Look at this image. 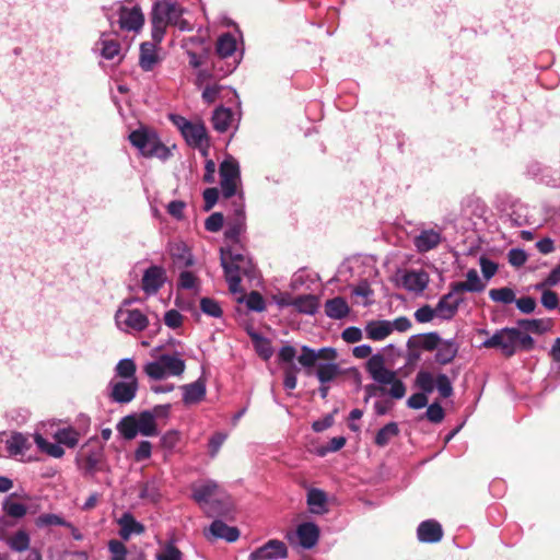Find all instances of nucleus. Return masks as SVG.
<instances>
[{
	"instance_id": "obj_7",
	"label": "nucleus",
	"mask_w": 560,
	"mask_h": 560,
	"mask_svg": "<svg viewBox=\"0 0 560 560\" xmlns=\"http://www.w3.org/2000/svg\"><path fill=\"white\" fill-rule=\"evenodd\" d=\"M170 119L180 131L189 147L202 150L203 154L207 153L209 142L207 129L202 121H190L180 115H171Z\"/></svg>"
},
{
	"instance_id": "obj_25",
	"label": "nucleus",
	"mask_w": 560,
	"mask_h": 560,
	"mask_svg": "<svg viewBox=\"0 0 560 560\" xmlns=\"http://www.w3.org/2000/svg\"><path fill=\"white\" fill-rule=\"evenodd\" d=\"M94 50L106 60L115 61V59H117L119 61L121 58L119 43L117 40L107 38L105 35H102L100 40L96 42Z\"/></svg>"
},
{
	"instance_id": "obj_9",
	"label": "nucleus",
	"mask_w": 560,
	"mask_h": 560,
	"mask_svg": "<svg viewBox=\"0 0 560 560\" xmlns=\"http://www.w3.org/2000/svg\"><path fill=\"white\" fill-rule=\"evenodd\" d=\"M185 361L178 353L161 354L156 360L143 366L144 373L152 380H163L171 376H180L185 371Z\"/></svg>"
},
{
	"instance_id": "obj_64",
	"label": "nucleus",
	"mask_w": 560,
	"mask_h": 560,
	"mask_svg": "<svg viewBox=\"0 0 560 560\" xmlns=\"http://www.w3.org/2000/svg\"><path fill=\"white\" fill-rule=\"evenodd\" d=\"M225 439H226V434H224L222 432H218L210 438L208 446H209V454L211 457L217 456V454H218L219 450L221 448L222 444L224 443Z\"/></svg>"
},
{
	"instance_id": "obj_46",
	"label": "nucleus",
	"mask_w": 560,
	"mask_h": 560,
	"mask_svg": "<svg viewBox=\"0 0 560 560\" xmlns=\"http://www.w3.org/2000/svg\"><path fill=\"white\" fill-rule=\"evenodd\" d=\"M520 328L535 334H544L550 329V322L546 319H520L517 322Z\"/></svg>"
},
{
	"instance_id": "obj_8",
	"label": "nucleus",
	"mask_w": 560,
	"mask_h": 560,
	"mask_svg": "<svg viewBox=\"0 0 560 560\" xmlns=\"http://www.w3.org/2000/svg\"><path fill=\"white\" fill-rule=\"evenodd\" d=\"M131 300H125L115 313L117 328L126 334H138L149 326L148 316L138 308H132Z\"/></svg>"
},
{
	"instance_id": "obj_39",
	"label": "nucleus",
	"mask_w": 560,
	"mask_h": 560,
	"mask_svg": "<svg viewBox=\"0 0 560 560\" xmlns=\"http://www.w3.org/2000/svg\"><path fill=\"white\" fill-rule=\"evenodd\" d=\"M137 365L130 358H125L118 361L115 366V375L120 377V381H132L137 380L136 376Z\"/></svg>"
},
{
	"instance_id": "obj_52",
	"label": "nucleus",
	"mask_w": 560,
	"mask_h": 560,
	"mask_svg": "<svg viewBox=\"0 0 560 560\" xmlns=\"http://www.w3.org/2000/svg\"><path fill=\"white\" fill-rule=\"evenodd\" d=\"M139 495L141 499L149 500L151 502H156L161 495L156 481L150 480L144 482Z\"/></svg>"
},
{
	"instance_id": "obj_13",
	"label": "nucleus",
	"mask_w": 560,
	"mask_h": 560,
	"mask_svg": "<svg viewBox=\"0 0 560 560\" xmlns=\"http://www.w3.org/2000/svg\"><path fill=\"white\" fill-rule=\"evenodd\" d=\"M138 380L116 381L112 380L108 384L109 398L112 401L125 405L131 402L138 392Z\"/></svg>"
},
{
	"instance_id": "obj_15",
	"label": "nucleus",
	"mask_w": 560,
	"mask_h": 560,
	"mask_svg": "<svg viewBox=\"0 0 560 560\" xmlns=\"http://www.w3.org/2000/svg\"><path fill=\"white\" fill-rule=\"evenodd\" d=\"M301 351L302 353L298 357V361L303 368L307 370L314 368L318 360L334 362L337 359V351L331 347H325L315 350L308 346H302Z\"/></svg>"
},
{
	"instance_id": "obj_27",
	"label": "nucleus",
	"mask_w": 560,
	"mask_h": 560,
	"mask_svg": "<svg viewBox=\"0 0 560 560\" xmlns=\"http://www.w3.org/2000/svg\"><path fill=\"white\" fill-rule=\"evenodd\" d=\"M183 389V401L186 405H192L201 401L206 396V384L201 380H197L194 383L184 385Z\"/></svg>"
},
{
	"instance_id": "obj_32",
	"label": "nucleus",
	"mask_w": 560,
	"mask_h": 560,
	"mask_svg": "<svg viewBox=\"0 0 560 560\" xmlns=\"http://www.w3.org/2000/svg\"><path fill=\"white\" fill-rule=\"evenodd\" d=\"M308 510L313 514H324L327 512V495L323 490L311 489L307 492Z\"/></svg>"
},
{
	"instance_id": "obj_60",
	"label": "nucleus",
	"mask_w": 560,
	"mask_h": 560,
	"mask_svg": "<svg viewBox=\"0 0 560 560\" xmlns=\"http://www.w3.org/2000/svg\"><path fill=\"white\" fill-rule=\"evenodd\" d=\"M184 316L177 310H170L164 314V324L172 329L183 325Z\"/></svg>"
},
{
	"instance_id": "obj_62",
	"label": "nucleus",
	"mask_w": 560,
	"mask_h": 560,
	"mask_svg": "<svg viewBox=\"0 0 560 560\" xmlns=\"http://www.w3.org/2000/svg\"><path fill=\"white\" fill-rule=\"evenodd\" d=\"M152 454V444L149 441H141L135 451L133 458L136 462L149 459Z\"/></svg>"
},
{
	"instance_id": "obj_20",
	"label": "nucleus",
	"mask_w": 560,
	"mask_h": 560,
	"mask_svg": "<svg viewBox=\"0 0 560 560\" xmlns=\"http://www.w3.org/2000/svg\"><path fill=\"white\" fill-rule=\"evenodd\" d=\"M119 536L122 540H129L133 535H141L144 533V526L138 522L129 512L124 513L118 520Z\"/></svg>"
},
{
	"instance_id": "obj_14",
	"label": "nucleus",
	"mask_w": 560,
	"mask_h": 560,
	"mask_svg": "<svg viewBox=\"0 0 560 560\" xmlns=\"http://www.w3.org/2000/svg\"><path fill=\"white\" fill-rule=\"evenodd\" d=\"M167 280L166 270L162 266L151 265L142 275L141 289L147 296L155 295Z\"/></svg>"
},
{
	"instance_id": "obj_33",
	"label": "nucleus",
	"mask_w": 560,
	"mask_h": 560,
	"mask_svg": "<svg viewBox=\"0 0 560 560\" xmlns=\"http://www.w3.org/2000/svg\"><path fill=\"white\" fill-rule=\"evenodd\" d=\"M349 306L345 299L337 296L327 300L325 303V313L329 318L342 319L349 314Z\"/></svg>"
},
{
	"instance_id": "obj_44",
	"label": "nucleus",
	"mask_w": 560,
	"mask_h": 560,
	"mask_svg": "<svg viewBox=\"0 0 560 560\" xmlns=\"http://www.w3.org/2000/svg\"><path fill=\"white\" fill-rule=\"evenodd\" d=\"M117 430L126 440L135 439L139 433L137 418L135 416L122 418L117 424Z\"/></svg>"
},
{
	"instance_id": "obj_3",
	"label": "nucleus",
	"mask_w": 560,
	"mask_h": 560,
	"mask_svg": "<svg viewBox=\"0 0 560 560\" xmlns=\"http://www.w3.org/2000/svg\"><path fill=\"white\" fill-rule=\"evenodd\" d=\"M186 10L178 0H155L152 10V38L161 43L167 25H174L179 31H191L192 23L183 18Z\"/></svg>"
},
{
	"instance_id": "obj_48",
	"label": "nucleus",
	"mask_w": 560,
	"mask_h": 560,
	"mask_svg": "<svg viewBox=\"0 0 560 560\" xmlns=\"http://www.w3.org/2000/svg\"><path fill=\"white\" fill-rule=\"evenodd\" d=\"M489 296L492 301L503 304H511L515 301L514 291L508 287L491 289L489 291Z\"/></svg>"
},
{
	"instance_id": "obj_53",
	"label": "nucleus",
	"mask_w": 560,
	"mask_h": 560,
	"mask_svg": "<svg viewBox=\"0 0 560 560\" xmlns=\"http://www.w3.org/2000/svg\"><path fill=\"white\" fill-rule=\"evenodd\" d=\"M67 521L61 517L60 515L52 514V513H45L37 517L36 525L38 527H46V526H65Z\"/></svg>"
},
{
	"instance_id": "obj_31",
	"label": "nucleus",
	"mask_w": 560,
	"mask_h": 560,
	"mask_svg": "<svg viewBox=\"0 0 560 560\" xmlns=\"http://www.w3.org/2000/svg\"><path fill=\"white\" fill-rule=\"evenodd\" d=\"M458 352V345L454 339L442 341L435 352V362L445 365L454 360Z\"/></svg>"
},
{
	"instance_id": "obj_2",
	"label": "nucleus",
	"mask_w": 560,
	"mask_h": 560,
	"mask_svg": "<svg viewBox=\"0 0 560 560\" xmlns=\"http://www.w3.org/2000/svg\"><path fill=\"white\" fill-rule=\"evenodd\" d=\"M366 370L371 377L381 385L369 384L364 386L365 394L369 397L383 396L388 394L394 399H401L406 394L405 384L396 377V373L386 369L384 358L381 354L372 355Z\"/></svg>"
},
{
	"instance_id": "obj_17",
	"label": "nucleus",
	"mask_w": 560,
	"mask_h": 560,
	"mask_svg": "<svg viewBox=\"0 0 560 560\" xmlns=\"http://www.w3.org/2000/svg\"><path fill=\"white\" fill-rule=\"evenodd\" d=\"M288 556L285 544L278 539H270L265 545L250 552L248 560H279Z\"/></svg>"
},
{
	"instance_id": "obj_47",
	"label": "nucleus",
	"mask_w": 560,
	"mask_h": 560,
	"mask_svg": "<svg viewBox=\"0 0 560 560\" xmlns=\"http://www.w3.org/2000/svg\"><path fill=\"white\" fill-rule=\"evenodd\" d=\"M415 384L422 393L428 395L435 388V378L428 371H419L416 376Z\"/></svg>"
},
{
	"instance_id": "obj_29",
	"label": "nucleus",
	"mask_w": 560,
	"mask_h": 560,
	"mask_svg": "<svg viewBox=\"0 0 560 560\" xmlns=\"http://www.w3.org/2000/svg\"><path fill=\"white\" fill-rule=\"evenodd\" d=\"M159 57L156 54V42L142 43L140 46L139 63L144 71H151L158 63Z\"/></svg>"
},
{
	"instance_id": "obj_28",
	"label": "nucleus",
	"mask_w": 560,
	"mask_h": 560,
	"mask_svg": "<svg viewBox=\"0 0 560 560\" xmlns=\"http://www.w3.org/2000/svg\"><path fill=\"white\" fill-rule=\"evenodd\" d=\"M237 49V36L232 33H224L218 37L215 44L217 55L224 59L233 56Z\"/></svg>"
},
{
	"instance_id": "obj_36",
	"label": "nucleus",
	"mask_w": 560,
	"mask_h": 560,
	"mask_svg": "<svg viewBox=\"0 0 560 560\" xmlns=\"http://www.w3.org/2000/svg\"><path fill=\"white\" fill-rule=\"evenodd\" d=\"M233 113L225 107H219L212 115L213 128L219 132H225L232 125Z\"/></svg>"
},
{
	"instance_id": "obj_55",
	"label": "nucleus",
	"mask_w": 560,
	"mask_h": 560,
	"mask_svg": "<svg viewBox=\"0 0 560 560\" xmlns=\"http://www.w3.org/2000/svg\"><path fill=\"white\" fill-rule=\"evenodd\" d=\"M179 441V432L176 430H170L162 435L160 443L164 450L172 452L178 445Z\"/></svg>"
},
{
	"instance_id": "obj_56",
	"label": "nucleus",
	"mask_w": 560,
	"mask_h": 560,
	"mask_svg": "<svg viewBox=\"0 0 560 560\" xmlns=\"http://www.w3.org/2000/svg\"><path fill=\"white\" fill-rule=\"evenodd\" d=\"M3 510L9 516L15 518L23 517L27 512V509L24 504L9 500L3 502Z\"/></svg>"
},
{
	"instance_id": "obj_30",
	"label": "nucleus",
	"mask_w": 560,
	"mask_h": 560,
	"mask_svg": "<svg viewBox=\"0 0 560 560\" xmlns=\"http://www.w3.org/2000/svg\"><path fill=\"white\" fill-rule=\"evenodd\" d=\"M365 332L368 338L381 341L393 332V325H389V320H371L365 326Z\"/></svg>"
},
{
	"instance_id": "obj_37",
	"label": "nucleus",
	"mask_w": 560,
	"mask_h": 560,
	"mask_svg": "<svg viewBox=\"0 0 560 560\" xmlns=\"http://www.w3.org/2000/svg\"><path fill=\"white\" fill-rule=\"evenodd\" d=\"M137 418V424L139 433L144 436H155L158 431L156 421L153 418V415L149 413L147 410L142 411Z\"/></svg>"
},
{
	"instance_id": "obj_22",
	"label": "nucleus",
	"mask_w": 560,
	"mask_h": 560,
	"mask_svg": "<svg viewBox=\"0 0 560 560\" xmlns=\"http://www.w3.org/2000/svg\"><path fill=\"white\" fill-rule=\"evenodd\" d=\"M459 294L463 292H481L487 282L483 281L476 269H469L466 273V280L451 284Z\"/></svg>"
},
{
	"instance_id": "obj_18",
	"label": "nucleus",
	"mask_w": 560,
	"mask_h": 560,
	"mask_svg": "<svg viewBox=\"0 0 560 560\" xmlns=\"http://www.w3.org/2000/svg\"><path fill=\"white\" fill-rule=\"evenodd\" d=\"M191 490L194 500L203 506L219 495L220 486L214 480L208 479L192 485Z\"/></svg>"
},
{
	"instance_id": "obj_45",
	"label": "nucleus",
	"mask_w": 560,
	"mask_h": 560,
	"mask_svg": "<svg viewBox=\"0 0 560 560\" xmlns=\"http://www.w3.org/2000/svg\"><path fill=\"white\" fill-rule=\"evenodd\" d=\"M54 438L59 445H66L67 447H74L79 442V433L72 428H63L56 431Z\"/></svg>"
},
{
	"instance_id": "obj_51",
	"label": "nucleus",
	"mask_w": 560,
	"mask_h": 560,
	"mask_svg": "<svg viewBox=\"0 0 560 560\" xmlns=\"http://www.w3.org/2000/svg\"><path fill=\"white\" fill-rule=\"evenodd\" d=\"M200 308L205 314L211 317L219 318L222 316V308L220 304L213 299L202 298L200 300Z\"/></svg>"
},
{
	"instance_id": "obj_41",
	"label": "nucleus",
	"mask_w": 560,
	"mask_h": 560,
	"mask_svg": "<svg viewBox=\"0 0 560 560\" xmlns=\"http://www.w3.org/2000/svg\"><path fill=\"white\" fill-rule=\"evenodd\" d=\"M399 432L398 424L396 422H389L377 431L374 442L377 446L384 447L392 439L396 438Z\"/></svg>"
},
{
	"instance_id": "obj_1",
	"label": "nucleus",
	"mask_w": 560,
	"mask_h": 560,
	"mask_svg": "<svg viewBox=\"0 0 560 560\" xmlns=\"http://www.w3.org/2000/svg\"><path fill=\"white\" fill-rule=\"evenodd\" d=\"M234 206V222L226 228L224 233L229 244L226 247H221L220 260L229 289L236 293L241 291L242 276H252L254 266L240 246V235L245 228V206L244 202H235Z\"/></svg>"
},
{
	"instance_id": "obj_11",
	"label": "nucleus",
	"mask_w": 560,
	"mask_h": 560,
	"mask_svg": "<svg viewBox=\"0 0 560 560\" xmlns=\"http://www.w3.org/2000/svg\"><path fill=\"white\" fill-rule=\"evenodd\" d=\"M444 229L438 224L430 226L421 224L418 226V233L412 237V244L419 254L436 249L443 242Z\"/></svg>"
},
{
	"instance_id": "obj_59",
	"label": "nucleus",
	"mask_w": 560,
	"mask_h": 560,
	"mask_svg": "<svg viewBox=\"0 0 560 560\" xmlns=\"http://www.w3.org/2000/svg\"><path fill=\"white\" fill-rule=\"evenodd\" d=\"M427 419L432 423H440L445 417V412L439 402H432L425 411Z\"/></svg>"
},
{
	"instance_id": "obj_35",
	"label": "nucleus",
	"mask_w": 560,
	"mask_h": 560,
	"mask_svg": "<svg viewBox=\"0 0 560 560\" xmlns=\"http://www.w3.org/2000/svg\"><path fill=\"white\" fill-rule=\"evenodd\" d=\"M341 374V369L336 362L317 364L316 377L320 384H328Z\"/></svg>"
},
{
	"instance_id": "obj_23",
	"label": "nucleus",
	"mask_w": 560,
	"mask_h": 560,
	"mask_svg": "<svg viewBox=\"0 0 560 560\" xmlns=\"http://www.w3.org/2000/svg\"><path fill=\"white\" fill-rule=\"evenodd\" d=\"M417 535L422 542H438L443 536V530L438 522L428 520L418 526Z\"/></svg>"
},
{
	"instance_id": "obj_43",
	"label": "nucleus",
	"mask_w": 560,
	"mask_h": 560,
	"mask_svg": "<svg viewBox=\"0 0 560 560\" xmlns=\"http://www.w3.org/2000/svg\"><path fill=\"white\" fill-rule=\"evenodd\" d=\"M249 336L258 355L264 360H269L273 354L270 341L257 332H249Z\"/></svg>"
},
{
	"instance_id": "obj_21",
	"label": "nucleus",
	"mask_w": 560,
	"mask_h": 560,
	"mask_svg": "<svg viewBox=\"0 0 560 560\" xmlns=\"http://www.w3.org/2000/svg\"><path fill=\"white\" fill-rule=\"evenodd\" d=\"M206 536L234 542L240 537V530L234 526H229L221 520H215L211 523Z\"/></svg>"
},
{
	"instance_id": "obj_19",
	"label": "nucleus",
	"mask_w": 560,
	"mask_h": 560,
	"mask_svg": "<svg viewBox=\"0 0 560 560\" xmlns=\"http://www.w3.org/2000/svg\"><path fill=\"white\" fill-rule=\"evenodd\" d=\"M429 280L428 272L422 269L408 270L401 277V284L410 292L420 293L428 287Z\"/></svg>"
},
{
	"instance_id": "obj_50",
	"label": "nucleus",
	"mask_w": 560,
	"mask_h": 560,
	"mask_svg": "<svg viewBox=\"0 0 560 560\" xmlns=\"http://www.w3.org/2000/svg\"><path fill=\"white\" fill-rule=\"evenodd\" d=\"M435 388L442 398H448L453 395V385L446 374H439L435 378Z\"/></svg>"
},
{
	"instance_id": "obj_58",
	"label": "nucleus",
	"mask_w": 560,
	"mask_h": 560,
	"mask_svg": "<svg viewBox=\"0 0 560 560\" xmlns=\"http://www.w3.org/2000/svg\"><path fill=\"white\" fill-rule=\"evenodd\" d=\"M223 86L215 82L207 83L202 91L203 101L208 104L215 102L219 98Z\"/></svg>"
},
{
	"instance_id": "obj_24",
	"label": "nucleus",
	"mask_w": 560,
	"mask_h": 560,
	"mask_svg": "<svg viewBox=\"0 0 560 560\" xmlns=\"http://www.w3.org/2000/svg\"><path fill=\"white\" fill-rule=\"evenodd\" d=\"M102 460L103 451L100 447L81 454L78 458L80 468L88 475H94L96 471H98Z\"/></svg>"
},
{
	"instance_id": "obj_12",
	"label": "nucleus",
	"mask_w": 560,
	"mask_h": 560,
	"mask_svg": "<svg viewBox=\"0 0 560 560\" xmlns=\"http://www.w3.org/2000/svg\"><path fill=\"white\" fill-rule=\"evenodd\" d=\"M287 538L293 546L312 549L318 542L319 527L313 522H304L296 527L295 533L289 534Z\"/></svg>"
},
{
	"instance_id": "obj_34",
	"label": "nucleus",
	"mask_w": 560,
	"mask_h": 560,
	"mask_svg": "<svg viewBox=\"0 0 560 560\" xmlns=\"http://www.w3.org/2000/svg\"><path fill=\"white\" fill-rule=\"evenodd\" d=\"M30 448V439L23 433L14 432L7 441V450L11 455H22Z\"/></svg>"
},
{
	"instance_id": "obj_49",
	"label": "nucleus",
	"mask_w": 560,
	"mask_h": 560,
	"mask_svg": "<svg viewBox=\"0 0 560 560\" xmlns=\"http://www.w3.org/2000/svg\"><path fill=\"white\" fill-rule=\"evenodd\" d=\"M155 558L156 560H183V553L173 541H168L156 553Z\"/></svg>"
},
{
	"instance_id": "obj_40",
	"label": "nucleus",
	"mask_w": 560,
	"mask_h": 560,
	"mask_svg": "<svg viewBox=\"0 0 560 560\" xmlns=\"http://www.w3.org/2000/svg\"><path fill=\"white\" fill-rule=\"evenodd\" d=\"M34 442L40 452L46 453L54 458H61L65 454V450L59 445L58 442H48L39 433L34 434Z\"/></svg>"
},
{
	"instance_id": "obj_42",
	"label": "nucleus",
	"mask_w": 560,
	"mask_h": 560,
	"mask_svg": "<svg viewBox=\"0 0 560 560\" xmlns=\"http://www.w3.org/2000/svg\"><path fill=\"white\" fill-rule=\"evenodd\" d=\"M9 548L16 552H23L30 549L31 537L24 529L18 530L7 540Z\"/></svg>"
},
{
	"instance_id": "obj_54",
	"label": "nucleus",
	"mask_w": 560,
	"mask_h": 560,
	"mask_svg": "<svg viewBox=\"0 0 560 560\" xmlns=\"http://www.w3.org/2000/svg\"><path fill=\"white\" fill-rule=\"evenodd\" d=\"M108 550L110 552V560H126L127 558V548L120 540H109Z\"/></svg>"
},
{
	"instance_id": "obj_5",
	"label": "nucleus",
	"mask_w": 560,
	"mask_h": 560,
	"mask_svg": "<svg viewBox=\"0 0 560 560\" xmlns=\"http://www.w3.org/2000/svg\"><path fill=\"white\" fill-rule=\"evenodd\" d=\"M129 141L145 158L167 160L171 156L170 149L161 142L153 129L147 127L136 129L129 135Z\"/></svg>"
},
{
	"instance_id": "obj_6",
	"label": "nucleus",
	"mask_w": 560,
	"mask_h": 560,
	"mask_svg": "<svg viewBox=\"0 0 560 560\" xmlns=\"http://www.w3.org/2000/svg\"><path fill=\"white\" fill-rule=\"evenodd\" d=\"M219 175L223 197L229 199L233 196H237V202H244L238 162L232 156L225 158L219 166Z\"/></svg>"
},
{
	"instance_id": "obj_4",
	"label": "nucleus",
	"mask_w": 560,
	"mask_h": 560,
	"mask_svg": "<svg viewBox=\"0 0 560 560\" xmlns=\"http://www.w3.org/2000/svg\"><path fill=\"white\" fill-rule=\"evenodd\" d=\"M483 348H497L505 357L514 355L517 350H530L534 347V339L522 332L518 328L505 327L497 330L490 338L482 342Z\"/></svg>"
},
{
	"instance_id": "obj_63",
	"label": "nucleus",
	"mask_w": 560,
	"mask_h": 560,
	"mask_svg": "<svg viewBox=\"0 0 560 560\" xmlns=\"http://www.w3.org/2000/svg\"><path fill=\"white\" fill-rule=\"evenodd\" d=\"M223 221V215L219 212H214L206 219L205 228L209 232H218L222 229Z\"/></svg>"
},
{
	"instance_id": "obj_10",
	"label": "nucleus",
	"mask_w": 560,
	"mask_h": 560,
	"mask_svg": "<svg viewBox=\"0 0 560 560\" xmlns=\"http://www.w3.org/2000/svg\"><path fill=\"white\" fill-rule=\"evenodd\" d=\"M107 18L112 25L116 21L119 28L127 32H139L144 23V15L138 5L127 7L117 3Z\"/></svg>"
},
{
	"instance_id": "obj_57",
	"label": "nucleus",
	"mask_w": 560,
	"mask_h": 560,
	"mask_svg": "<svg viewBox=\"0 0 560 560\" xmlns=\"http://www.w3.org/2000/svg\"><path fill=\"white\" fill-rule=\"evenodd\" d=\"M246 306L250 311L262 312L266 308V303L262 295L257 291H252L246 296Z\"/></svg>"
},
{
	"instance_id": "obj_61",
	"label": "nucleus",
	"mask_w": 560,
	"mask_h": 560,
	"mask_svg": "<svg viewBox=\"0 0 560 560\" xmlns=\"http://www.w3.org/2000/svg\"><path fill=\"white\" fill-rule=\"evenodd\" d=\"M435 317V307L430 305H423L415 312V318L418 323H429Z\"/></svg>"
},
{
	"instance_id": "obj_38",
	"label": "nucleus",
	"mask_w": 560,
	"mask_h": 560,
	"mask_svg": "<svg viewBox=\"0 0 560 560\" xmlns=\"http://www.w3.org/2000/svg\"><path fill=\"white\" fill-rule=\"evenodd\" d=\"M294 307L299 313L314 315L318 310V299L313 294L300 295L294 299Z\"/></svg>"
},
{
	"instance_id": "obj_26",
	"label": "nucleus",
	"mask_w": 560,
	"mask_h": 560,
	"mask_svg": "<svg viewBox=\"0 0 560 560\" xmlns=\"http://www.w3.org/2000/svg\"><path fill=\"white\" fill-rule=\"evenodd\" d=\"M173 262L178 268H187L194 264V256L186 244L178 242L170 246Z\"/></svg>"
},
{
	"instance_id": "obj_16",
	"label": "nucleus",
	"mask_w": 560,
	"mask_h": 560,
	"mask_svg": "<svg viewBox=\"0 0 560 560\" xmlns=\"http://www.w3.org/2000/svg\"><path fill=\"white\" fill-rule=\"evenodd\" d=\"M463 302V296L451 285L450 292L441 296L435 305L436 317L442 320L452 319Z\"/></svg>"
}]
</instances>
